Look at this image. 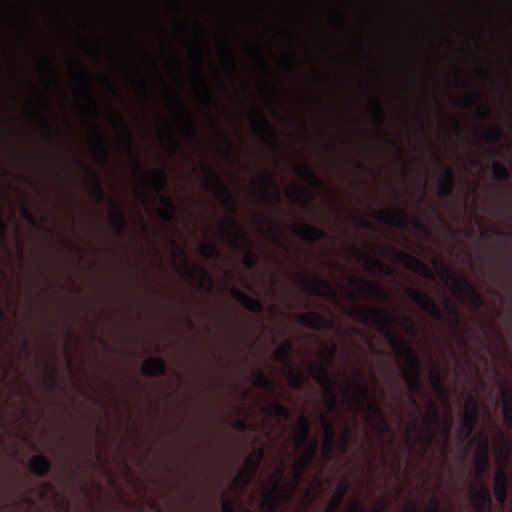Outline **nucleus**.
Wrapping results in <instances>:
<instances>
[{"label":"nucleus","mask_w":512,"mask_h":512,"mask_svg":"<svg viewBox=\"0 0 512 512\" xmlns=\"http://www.w3.org/2000/svg\"><path fill=\"white\" fill-rule=\"evenodd\" d=\"M294 447L297 452H301L294 463V479L291 482L284 480L283 464L275 471L262 492L260 506L264 512H275L281 501L292 497L304 471L315 456L317 443L310 439V424L304 416L297 422Z\"/></svg>","instance_id":"nucleus-1"},{"label":"nucleus","mask_w":512,"mask_h":512,"mask_svg":"<svg viewBox=\"0 0 512 512\" xmlns=\"http://www.w3.org/2000/svg\"><path fill=\"white\" fill-rule=\"evenodd\" d=\"M392 345L399 349L401 353L405 356L409 368L406 372V379L412 389H415L419 385V359L411 347L402 342V340L396 336H391L390 338Z\"/></svg>","instance_id":"nucleus-2"},{"label":"nucleus","mask_w":512,"mask_h":512,"mask_svg":"<svg viewBox=\"0 0 512 512\" xmlns=\"http://www.w3.org/2000/svg\"><path fill=\"white\" fill-rule=\"evenodd\" d=\"M489 465V440L486 434L478 437L475 448V477L481 482Z\"/></svg>","instance_id":"nucleus-3"},{"label":"nucleus","mask_w":512,"mask_h":512,"mask_svg":"<svg viewBox=\"0 0 512 512\" xmlns=\"http://www.w3.org/2000/svg\"><path fill=\"white\" fill-rule=\"evenodd\" d=\"M471 503L477 512H491V495L488 486L482 484L472 491Z\"/></svg>","instance_id":"nucleus-4"},{"label":"nucleus","mask_w":512,"mask_h":512,"mask_svg":"<svg viewBox=\"0 0 512 512\" xmlns=\"http://www.w3.org/2000/svg\"><path fill=\"white\" fill-rule=\"evenodd\" d=\"M408 295L417 305H419L426 312L433 316H438V306L426 293L417 289H409Z\"/></svg>","instance_id":"nucleus-5"},{"label":"nucleus","mask_w":512,"mask_h":512,"mask_svg":"<svg viewBox=\"0 0 512 512\" xmlns=\"http://www.w3.org/2000/svg\"><path fill=\"white\" fill-rule=\"evenodd\" d=\"M478 422V407L477 403L469 398L467 399L464 407V425L468 434L472 432Z\"/></svg>","instance_id":"nucleus-6"},{"label":"nucleus","mask_w":512,"mask_h":512,"mask_svg":"<svg viewBox=\"0 0 512 512\" xmlns=\"http://www.w3.org/2000/svg\"><path fill=\"white\" fill-rule=\"evenodd\" d=\"M494 494L496 500L503 504L507 497V475L503 468H499L494 480Z\"/></svg>","instance_id":"nucleus-7"},{"label":"nucleus","mask_w":512,"mask_h":512,"mask_svg":"<svg viewBox=\"0 0 512 512\" xmlns=\"http://www.w3.org/2000/svg\"><path fill=\"white\" fill-rule=\"evenodd\" d=\"M261 457H262V452L259 453V456L256 460L247 461L246 466L240 472L239 477L241 478V481H243L245 484L248 483L254 477V475L258 469Z\"/></svg>","instance_id":"nucleus-8"},{"label":"nucleus","mask_w":512,"mask_h":512,"mask_svg":"<svg viewBox=\"0 0 512 512\" xmlns=\"http://www.w3.org/2000/svg\"><path fill=\"white\" fill-rule=\"evenodd\" d=\"M142 369L146 374L156 375L164 371V364L159 359L148 358L143 362Z\"/></svg>","instance_id":"nucleus-9"},{"label":"nucleus","mask_w":512,"mask_h":512,"mask_svg":"<svg viewBox=\"0 0 512 512\" xmlns=\"http://www.w3.org/2000/svg\"><path fill=\"white\" fill-rule=\"evenodd\" d=\"M346 493V487L340 485L335 493L333 494L331 500L329 501L325 512H337L339 506L341 505L343 498Z\"/></svg>","instance_id":"nucleus-10"},{"label":"nucleus","mask_w":512,"mask_h":512,"mask_svg":"<svg viewBox=\"0 0 512 512\" xmlns=\"http://www.w3.org/2000/svg\"><path fill=\"white\" fill-rule=\"evenodd\" d=\"M496 457L500 466L506 465L510 457V443L504 439L496 449Z\"/></svg>","instance_id":"nucleus-11"},{"label":"nucleus","mask_w":512,"mask_h":512,"mask_svg":"<svg viewBox=\"0 0 512 512\" xmlns=\"http://www.w3.org/2000/svg\"><path fill=\"white\" fill-rule=\"evenodd\" d=\"M351 385H353V401L360 403L368 400V388L364 382L352 383Z\"/></svg>","instance_id":"nucleus-12"},{"label":"nucleus","mask_w":512,"mask_h":512,"mask_svg":"<svg viewBox=\"0 0 512 512\" xmlns=\"http://www.w3.org/2000/svg\"><path fill=\"white\" fill-rule=\"evenodd\" d=\"M31 470L37 474H44L49 469V462L43 456H34L30 461Z\"/></svg>","instance_id":"nucleus-13"},{"label":"nucleus","mask_w":512,"mask_h":512,"mask_svg":"<svg viewBox=\"0 0 512 512\" xmlns=\"http://www.w3.org/2000/svg\"><path fill=\"white\" fill-rule=\"evenodd\" d=\"M236 294H237V297L239 298V300L242 302V304L249 310H251V311H260L261 310L262 306L258 300L254 299L252 297H249V296L245 295L244 293H241L238 290L236 291Z\"/></svg>","instance_id":"nucleus-14"},{"label":"nucleus","mask_w":512,"mask_h":512,"mask_svg":"<svg viewBox=\"0 0 512 512\" xmlns=\"http://www.w3.org/2000/svg\"><path fill=\"white\" fill-rule=\"evenodd\" d=\"M300 321L303 325L309 326L311 328H319L322 322L321 318L315 313L303 314L300 318Z\"/></svg>","instance_id":"nucleus-15"},{"label":"nucleus","mask_w":512,"mask_h":512,"mask_svg":"<svg viewBox=\"0 0 512 512\" xmlns=\"http://www.w3.org/2000/svg\"><path fill=\"white\" fill-rule=\"evenodd\" d=\"M270 413L278 416V417H281V418H288L289 417V411L288 409L280 404V403H272V405L270 406Z\"/></svg>","instance_id":"nucleus-16"},{"label":"nucleus","mask_w":512,"mask_h":512,"mask_svg":"<svg viewBox=\"0 0 512 512\" xmlns=\"http://www.w3.org/2000/svg\"><path fill=\"white\" fill-rule=\"evenodd\" d=\"M402 328L408 333V334H411V335H415L416 334V326H415V323L414 321L409 318L408 316H403L402 317Z\"/></svg>","instance_id":"nucleus-17"},{"label":"nucleus","mask_w":512,"mask_h":512,"mask_svg":"<svg viewBox=\"0 0 512 512\" xmlns=\"http://www.w3.org/2000/svg\"><path fill=\"white\" fill-rule=\"evenodd\" d=\"M314 291L319 294H332V289L324 282L317 281V286L314 288Z\"/></svg>","instance_id":"nucleus-18"},{"label":"nucleus","mask_w":512,"mask_h":512,"mask_svg":"<svg viewBox=\"0 0 512 512\" xmlns=\"http://www.w3.org/2000/svg\"><path fill=\"white\" fill-rule=\"evenodd\" d=\"M346 512H366L363 505L359 502H354L350 505Z\"/></svg>","instance_id":"nucleus-19"},{"label":"nucleus","mask_w":512,"mask_h":512,"mask_svg":"<svg viewBox=\"0 0 512 512\" xmlns=\"http://www.w3.org/2000/svg\"><path fill=\"white\" fill-rule=\"evenodd\" d=\"M504 413H505V417H506L507 421L512 426V404H509V403L505 404Z\"/></svg>","instance_id":"nucleus-20"},{"label":"nucleus","mask_w":512,"mask_h":512,"mask_svg":"<svg viewBox=\"0 0 512 512\" xmlns=\"http://www.w3.org/2000/svg\"><path fill=\"white\" fill-rule=\"evenodd\" d=\"M222 509L223 512H235L233 504L228 500L223 501Z\"/></svg>","instance_id":"nucleus-21"},{"label":"nucleus","mask_w":512,"mask_h":512,"mask_svg":"<svg viewBox=\"0 0 512 512\" xmlns=\"http://www.w3.org/2000/svg\"><path fill=\"white\" fill-rule=\"evenodd\" d=\"M320 374H321V381L323 382V384L325 385H329V377H328V374L326 372V370L323 368V367H320Z\"/></svg>","instance_id":"nucleus-22"},{"label":"nucleus","mask_w":512,"mask_h":512,"mask_svg":"<svg viewBox=\"0 0 512 512\" xmlns=\"http://www.w3.org/2000/svg\"><path fill=\"white\" fill-rule=\"evenodd\" d=\"M201 252H202V254H203V255H205V256H210V255H212V254H213V252H214V248H213V247H211V246L203 245V246L201 247Z\"/></svg>","instance_id":"nucleus-23"},{"label":"nucleus","mask_w":512,"mask_h":512,"mask_svg":"<svg viewBox=\"0 0 512 512\" xmlns=\"http://www.w3.org/2000/svg\"><path fill=\"white\" fill-rule=\"evenodd\" d=\"M324 426H325V431H326L327 437L332 438L333 437V429H332V426L330 425V423H328V421L326 419H324Z\"/></svg>","instance_id":"nucleus-24"},{"label":"nucleus","mask_w":512,"mask_h":512,"mask_svg":"<svg viewBox=\"0 0 512 512\" xmlns=\"http://www.w3.org/2000/svg\"><path fill=\"white\" fill-rule=\"evenodd\" d=\"M292 383L294 386H300L302 383V376L301 375H294L292 377Z\"/></svg>","instance_id":"nucleus-25"},{"label":"nucleus","mask_w":512,"mask_h":512,"mask_svg":"<svg viewBox=\"0 0 512 512\" xmlns=\"http://www.w3.org/2000/svg\"><path fill=\"white\" fill-rule=\"evenodd\" d=\"M258 381L264 386H266L268 383V380L263 375H259Z\"/></svg>","instance_id":"nucleus-26"},{"label":"nucleus","mask_w":512,"mask_h":512,"mask_svg":"<svg viewBox=\"0 0 512 512\" xmlns=\"http://www.w3.org/2000/svg\"><path fill=\"white\" fill-rule=\"evenodd\" d=\"M500 173H501L500 177L503 178L506 175V170L503 169L500 171Z\"/></svg>","instance_id":"nucleus-27"},{"label":"nucleus","mask_w":512,"mask_h":512,"mask_svg":"<svg viewBox=\"0 0 512 512\" xmlns=\"http://www.w3.org/2000/svg\"><path fill=\"white\" fill-rule=\"evenodd\" d=\"M435 385L440 386L438 377L435 378Z\"/></svg>","instance_id":"nucleus-28"},{"label":"nucleus","mask_w":512,"mask_h":512,"mask_svg":"<svg viewBox=\"0 0 512 512\" xmlns=\"http://www.w3.org/2000/svg\"><path fill=\"white\" fill-rule=\"evenodd\" d=\"M395 222L396 225H400V219H396V220H393Z\"/></svg>","instance_id":"nucleus-29"},{"label":"nucleus","mask_w":512,"mask_h":512,"mask_svg":"<svg viewBox=\"0 0 512 512\" xmlns=\"http://www.w3.org/2000/svg\"><path fill=\"white\" fill-rule=\"evenodd\" d=\"M427 512H438V511L436 509L431 508V509L427 510Z\"/></svg>","instance_id":"nucleus-30"},{"label":"nucleus","mask_w":512,"mask_h":512,"mask_svg":"<svg viewBox=\"0 0 512 512\" xmlns=\"http://www.w3.org/2000/svg\"><path fill=\"white\" fill-rule=\"evenodd\" d=\"M237 424H238L240 427H242V428H244V426H245V425H244V423H242V422H238Z\"/></svg>","instance_id":"nucleus-31"},{"label":"nucleus","mask_w":512,"mask_h":512,"mask_svg":"<svg viewBox=\"0 0 512 512\" xmlns=\"http://www.w3.org/2000/svg\"><path fill=\"white\" fill-rule=\"evenodd\" d=\"M445 435L447 436L448 432H449V429L448 428H445Z\"/></svg>","instance_id":"nucleus-32"},{"label":"nucleus","mask_w":512,"mask_h":512,"mask_svg":"<svg viewBox=\"0 0 512 512\" xmlns=\"http://www.w3.org/2000/svg\"><path fill=\"white\" fill-rule=\"evenodd\" d=\"M247 512H253V511H250V510H249V511H247Z\"/></svg>","instance_id":"nucleus-33"}]
</instances>
